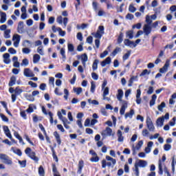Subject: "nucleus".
Masks as SVG:
<instances>
[{"label":"nucleus","instance_id":"nucleus-60","mask_svg":"<svg viewBox=\"0 0 176 176\" xmlns=\"http://www.w3.org/2000/svg\"><path fill=\"white\" fill-rule=\"evenodd\" d=\"M104 91H103V97H105L106 96H108L109 94V88L108 87L104 88Z\"/></svg>","mask_w":176,"mask_h":176},{"label":"nucleus","instance_id":"nucleus-28","mask_svg":"<svg viewBox=\"0 0 176 176\" xmlns=\"http://www.w3.org/2000/svg\"><path fill=\"white\" fill-rule=\"evenodd\" d=\"M156 98H157V96H156V94H153L151 97V100H150V107H153V105L156 104Z\"/></svg>","mask_w":176,"mask_h":176},{"label":"nucleus","instance_id":"nucleus-25","mask_svg":"<svg viewBox=\"0 0 176 176\" xmlns=\"http://www.w3.org/2000/svg\"><path fill=\"white\" fill-rule=\"evenodd\" d=\"M123 90L122 89H118V94H117V99L118 101H122V98H123Z\"/></svg>","mask_w":176,"mask_h":176},{"label":"nucleus","instance_id":"nucleus-46","mask_svg":"<svg viewBox=\"0 0 176 176\" xmlns=\"http://www.w3.org/2000/svg\"><path fill=\"white\" fill-rule=\"evenodd\" d=\"M74 93L77 94V96H79L82 91V87H77V88H74L73 89Z\"/></svg>","mask_w":176,"mask_h":176},{"label":"nucleus","instance_id":"nucleus-8","mask_svg":"<svg viewBox=\"0 0 176 176\" xmlns=\"http://www.w3.org/2000/svg\"><path fill=\"white\" fill-rule=\"evenodd\" d=\"M143 31L144 35L146 36H148V35H149V34L152 32V27L151 26V25H144L143 27Z\"/></svg>","mask_w":176,"mask_h":176},{"label":"nucleus","instance_id":"nucleus-40","mask_svg":"<svg viewBox=\"0 0 176 176\" xmlns=\"http://www.w3.org/2000/svg\"><path fill=\"white\" fill-rule=\"evenodd\" d=\"M80 59L81 60L83 65H85V63L87 61V54H84L81 55Z\"/></svg>","mask_w":176,"mask_h":176},{"label":"nucleus","instance_id":"nucleus-12","mask_svg":"<svg viewBox=\"0 0 176 176\" xmlns=\"http://www.w3.org/2000/svg\"><path fill=\"white\" fill-rule=\"evenodd\" d=\"M124 43L125 46H129V47H135L137 46V44H135L134 41H131L129 39H125Z\"/></svg>","mask_w":176,"mask_h":176},{"label":"nucleus","instance_id":"nucleus-3","mask_svg":"<svg viewBox=\"0 0 176 176\" xmlns=\"http://www.w3.org/2000/svg\"><path fill=\"white\" fill-rule=\"evenodd\" d=\"M104 34V28L103 25H100L98 27L97 32L91 33V35L94 36V38H96V39H101Z\"/></svg>","mask_w":176,"mask_h":176},{"label":"nucleus","instance_id":"nucleus-37","mask_svg":"<svg viewBox=\"0 0 176 176\" xmlns=\"http://www.w3.org/2000/svg\"><path fill=\"white\" fill-rule=\"evenodd\" d=\"M12 151L14 153H15L18 156H21L23 155V152H21V150H20V148L14 149V148L12 147Z\"/></svg>","mask_w":176,"mask_h":176},{"label":"nucleus","instance_id":"nucleus-53","mask_svg":"<svg viewBox=\"0 0 176 176\" xmlns=\"http://www.w3.org/2000/svg\"><path fill=\"white\" fill-rule=\"evenodd\" d=\"M57 115L58 116V118L62 120V122H64L65 120H67V118L63 116V114L60 111H58Z\"/></svg>","mask_w":176,"mask_h":176},{"label":"nucleus","instance_id":"nucleus-7","mask_svg":"<svg viewBox=\"0 0 176 176\" xmlns=\"http://www.w3.org/2000/svg\"><path fill=\"white\" fill-rule=\"evenodd\" d=\"M146 123L149 131H155V126H153V122L150 117L146 118Z\"/></svg>","mask_w":176,"mask_h":176},{"label":"nucleus","instance_id":"nucleus-39","mask_svg":"<svg viewBox=\"0 0 176 176\" xmlns=\"http://www.w3.org/2000/svg\"><path fill=\"white\" fill-rule=\"evenodd\" d=\"M171 167H172V173H175V156L172 157Z\"/></svg>","mask_w":176,"mask_h":176},{"label":"nucleus","instance_id":"nucleus-51","mask_svg":"<svg viewBox=\"0 0 176 176\" xmlns=\"http://www.w3.org/2000/svg\"><path fill=\"white\" fill-rule=\"evenodd\" d=\"M25 112H26V110L21 111L20 115L21 118H23V119H24L25 120H27V113Z\"/></svg>","mask_w":176,"mask_h":176},{"label":"nucleus","instance_id":"nucleus-26","mask_svg":"<svg viewBox=\"0 0 176 176\" xmlns=\"http://www.w3.org/2000/svg\"><path fill=\"white\" fill-rule=\"evenodd\" d=\"M14 85H16V76H12L10 79L8 86H10V87H12V86H14Z\"/></svg>","mask_w":176,"mask_h":176},{"label":"nucleus","instance_id":"nucleus-20","mask_svg":"<svg viewBox=\"0 0 176 176\" xmlns=\"http://www.w3.org/2000/svg\"><path fill=\"white\" fill-rule=\"evenodd\" d=\"M22 46H23V47H32V42L25 40L22 43Z\"/></svg>","mask_w":176,"mask_h":176},{"label":"nucleus","instance_id":"nucleus-63","mask_svg":"<svg viewBox=\"0 0 176 176\" xmlns=\"http://www.w3.org/2000/svg\"><path fill=\"white\" fill-rule=\"evenodd\" d=\"M164 151H170L171 149V144H166L164 145Z\"/></svg>","mask_w":176,"mask_h":176},{"label":"nucleus","instance_id":"nucleus-1","mask_svg":"<svg viewBox=\"0 0 176 176\" xmlns=\"http://www.w3.org/2000/svg\"><path fill=\"white\" fill-rule=\"evenodd\" d=\"M25 153L26 155H28V157H30V159H32V160H34L36 162H38L39 160V158H38V157H36V154L35 153V152L32 151V150L31 149V148L28 147L25 148Z\"/></svg>","mask_w":176,"mask_h":176},{"label":"nucleus","instance_id":"nucleus-21","mask_svg":"<svg viewBox=\"0 0 176 176\" xmlns=\"http://www.w3.org/2000/svg\"><path fill=\"white\" fill-rule=\"evenodd\" d=\"M158 174L162 175L163 174V165L162 164V160H159L158 162Z\"/></svg>","mask_w":176,"mask_h":176},{"label":"nucleus","instance_id":"nucleus-35","mask_svg":"<svg viewBox=\"0 0 176 176\" xmlns=\"http://www.w3.org/2000/svg\"><path fill=\"white\" fill-rule=\"evenodd\" d=\"M133 115H134V110L131 109L129 112H127L125 113V119H127V118H130V119H131Z\"/></svg>","mask_w":176,"mask_h":176},{"label":"nucleus","instance_id":"nucleus-41","mask_svg":"<svg viewBox=\"0 0 176 176\" xmlns=\"http://www.w3.org/2000/svg\"><path fill=\"white\" fill-rule=\"evenodd\" d=\"M14 135L17 138V140H19L20 143L23 142V144H24V142H23V138L20 136V134H19V132L17 131L14 132Z\"/></svg>","mask_w":176,"mask_h":176},{"label":"nucleus","instance_id":"nucleus-47","mask_svg":"<svg viewBox=\"0 0 176 176\" xmlns=\"http://www.w3.org/2000/svg\"><path fill=\"white\" fill-rule=\"evenodd\" d=\"M146 23L145 25H151L152 24V19H151V16L149 15L146 16Z\"/></svg>","mask_w":176,"mask_h":176},{"label":"nucleus","instance_id":"nucleus-64","mask_svg":"<svg viewBox=\"0 0 176 176\" xmlns=\"http://www.w3.org/2000/svg\"><path fill=\"white\" fill-rule=\"evenodd\" d=\"M58 32H59V35L60 36H65V31L63 30V29H61V28L60 29H58Z\"/></svg>","mask_w":176,"mask_h":176},{"label":"nucleus","instance_id":"nucleus-17","mask_svg":"<svg viewBox=\"0 0 176 176\" xmlns=\"http://www.w3.org/2000/svg\"><path fill=\"white\" fill-rule=\"evenodd\" d=\"M3 57V62L6 64H9V63H10V55L8 53L4 54Z\"/></svg>","mask_w":176,"mask_h":176},{"label":"nucleus","instance_id":"nucleus-34","mask_svg":"<svg viewBox=\"0 0 176 176\" xmlns=\"http://www.w3.org/2000/svg\"><path fill=\"white\" fill-rule=\"evenodd\" d=\"M10 32H11L10 29H7L4 31L3 36L4 38H6V39L10 38Z\"/></svg>","mask_w":176,"mask_h":176},{"label":"nucleus","instance_id":"nucleus-38","mask_svg":"<svg viewBox=\"0 0 176 176\" xmlns=\"http://www.w3.org/2000/svg\"><path fill=\"white\" fill-rule=\"evenodd\" d=\"M34 109H36V106L33 104V107L31 105H29V107L28 108V109H26V112L28 113H32V112H34Z\"/></svg>","mask_w":176,"mask_h":176},{"label":"nucleus","instance_id":"nucleus-24","mask_svg":"<svg viewBox=\"0 0 176 176\" xmlns=\"http://www.w3.org/2000/svg\"><path fill=\"white\" fill-rule=\"evenodd\" d=\"M163 123H164V117H160L157 119L156 120L157 126H160V127H162V126H163Z\"/></svg>","mask_w":176,"mask_h":176},{"label":"nucleus","instance_id":"nucleus-14","mask_svg":"<svg viewBox=\"0 0 176 176\" xmlns=\"http://www.w3.org/2000/svg\"><path fill=\"white\" fill-rule=\"evenodd\" d=\"M23 28H24V22L20 21L17 27V31L19 34H23L24 32V31L23 30Z\"/></svg>","mask_w":176,"mask_h":176},{"label":"nucleus","instance_id":"nucleus-4","mask_svg":"<svg viewBox=\"0 0 176 176\" xmlns=\"http://www.w3.org/2000/svg\"><path fill=\"white\" fill-rule=\"evenodd\" d=\"M23 93V89H20V87H16L14 89V94L11 95L12 102H15L17 100V96H20Z\"/></svg>","mask_w":176,"mask_h":176},{"label":"nucleus","instance_id":"nucleus-32","mask_svg":"<svg viewBox=\"0 0 176 176\" xmlns=\"http://www.w3.org/2000/svg\"><path fill=\"white\" fill-rule=\"evenodd\" d=\"M111 64V58L107 57L104 60L102 61L101 65L102 67H105V65H108Z\"/></svg>","mask_w":176,"mask_h":176},{"label":"nucleus","instance_id":"nucleus-15","mask_svg":"<svg viewBox=\"0 0 176 176\" xmlns=\"http://www.w3.org/2000/svg\"><path fill=\"white\" fill-rule=\"evenodd\" d=\"M123 102L124 104H123L120 109V115H124V112H126V109L127 108V102L124 100Z\"/></svg>","mask_w":176,"mask_h":176},{"label":"nucleus","instance_id":"nucleus-52","mask_svg":"<svg viewBox=\"0 0 176 176\" xmlns=\"http://www.w3.org/2000/svg\"><path fill=\"white\" fill-rule=\"evenodd\" d=\"M135 174L136 176H140V169L138 168V165L137 163L135 164Z\"/></svg>","mask_w":176,"mask_h":176},{"label":"nucleus","instance_id":"nucleus-62","mask_svg":"<svg viewBox=\"0 0 176 176\" xmlns=\"http://www.w3.org/2000/svg\"><path fill=\"white\" fill-rule=\"evenodd\" d=\"M123 42V33H120L118 38V43H122Z\"/></svg>","mask_w":176,"mask_h":176},{"label":"nucleus","instance_id":"nucleus-50","mask_svg":"<svg viewBox=\"0 0 176 176\" xmlns=\"http://www.w3.org/2000/svg\"><path fill=\"white\" fill-rule=\"evenodd\" d=\"M158 110L161 112L163 111V108H166V102H162L160 105H158Z\"/></svg>","mask_w":176,"mask_h":176},{"label":"nucleus","instance_id":"nucleus-49","mask_svg":"<svg viewBox=\"0 0 176 176\" xmlns=\"http://www.w3.org/2000/svg\"><path fill=\"white\" fill-rule=\"evenodd\" d=\"M22 52L24 54H30V53H31V50L28 47H25V48L22 49Z\"/></svg>","mask_w":176,"mask_h":176},{"label":"nucleus","instance_id":"nucleus-58","mask_svg":"<svg viewBox=\"0 0 176 176\" xmlns=\"http://www.w3.org/2000/svg\"><path fill=\"white\" fill-rule=\"evenodd\" d=\"M168 69V67H163L160 69V74H166Z\"/></svg>","mask_w":176,"mask_h":176},{"label":"nucleus","instance_id":"nucleus-30","mask_svg":"<svg viewBox=\"0 0 176 176\" xmlns=\"http://www.w3.org/2000/svg\"><path fill=\"white\" fill-rule=\"evenodd\" d=\"M40 60H41V56H39V54H36L33 56L34 64H38V63H39Z\"/></svg>","mask_w":176,"mask_h":176},{"label":"nucleus","instance_id":"nucleus-29","mask_svg":"<svg viewBox=\"0 0 176 176\" xmlns=\"http://www.w3.org/2000/svg\"><path fill=\"white\" fill-rule=\"evenodd\" d=\"M48 115L50 116V122L51 123V124H53V123H55V124H57V120L53 119V113H52V111H49Z\"/></svg>","mask_w":176,"mask_h":176},{"label":"nucleus","instance_id":"nucleus-13","mask_svg":"<svg viewBox=\"0 0 176 176\" xmlns=\"http://www.w3.org/2000/svg\"><path fill=\"white\" fill-rule=\"evenodd\" d=\"M53 135L55 138V140L56 141V143L58 145H61V137L60 136V134L56 131L53 133Z\"/></svg>","mask_w":176,"mask_h":176},{"label":"nucleus","instance_id":"nucleus-44","mask_svg":"<svg viewBox=\"0 0 176 176\" xmlns=\"http://www.w3.org/2000/svg\"><path fill=\"white\" fill-rule=\"evenodd\" d=\"M24 138L26 140V141H28V142L29 144H30V145H32V146H34L35 144H34V142L32 141H31V139L30 138V137L28 136V135L25 134L24 135Z\"/></svg>","mask_w":176,"mask_h":176},{"label":"nucleus","instance_id":"nucleus-27","mask_svg":"<svg viewBox=\"0 0 176 176\" xmlns=\"http://www.w3.org/2000/svg\"><path fill=\"white\" fill-rule=\"evenodd\" d=\"M137 76H133L132 77H131L128 82L129 87H131V86H133V83H134L135 80H137Z\"/></svg>","mask_w":176,"mask_h":176},{"label":"nucleus","instance_id":"nucleus-33","mask_svg":"<svg viewBox=\"0 0 176 176\" xmlns=\"http://www.w3.org/2000/svg\"><path fill=\"white\" fill-rule=\"evenodd\" d=\"M106 160H107L108 162H111V163L113 164V166H115V164H116V160L111 157L109 155L106 156Z\"/></svg>","mask_w":176,"mask_h":176},{"label":"nucleus","instance_id":"nucleus-48","mask_svg":"<svg viewBox=\"0 0 176 176\" xmlns=\"http://www.w3.org/2000/svg\"><path fill=\"white\" fill-rule=\"evenodd\" d=\"M129 10L131 13H134L137 11V8H135L133 4H131L129 7Z\"/></svg>","mask_w":176,"mask_h":176},{"label":"nucleus","instance_id":"nucleus-23","mask_svg":"<svg viewBox=\"0 0 176 176\" xmlns=\"http://www.w3.org/2000/svg\"><path fill=\"white\" fill-rule=\"evenodd\" d=\"M51 151L52 152V157L54 160H55L56 163H58V157H57V155L56 154V150H54L53 146L51 147Z\"/></svg>","mask_w":176,"mask_h":176},{"label":"nucleus","instance_id":"nucleus-45","mask_svg":"<svg viewBox=\"0 0 176 176\" xmlns=\"http://www.w3.org/2000/svg\"><path fill=\"white\" fill-rule=\"evenodd\" d=\"M25 97L26 100H28V101H34L35 100L32 94L31 95V94H26L25 95Z\"/></svg>","mask_w":176,"mask_h":176},{"label":"nucleus","instance_id":"nucleus-18","mask_svg":"<svg viewBox=\"0 0 176 176\" xmlns=\"http://www.w3.org/2000/svg\"><path fill=\"white\" fill-rule=\"evenodd\" d=\"M52 173L54 174V176H61L58 170H57V167L54 164H52Z\"/></svg>","mask_w":176,"mask_h":176},{"label":"nucleus","instance_id":"nucleus-54","mask_svg":"<svg viewBox=\"0 0 176 176\" xmlns=\"http://www.w3.org/2000/svg\"><path fill=\"white\" fill-rule=\"evenodd\" d=\"M142 145H144V142L142 140H140L138 142V144H136V149H141Z\"/></svg>","mask_w":176,"mask_h":176},{"label":"nucleus","instance_id":"nucleus-16","mask_svg":"<svg viewBox=\"0 0 176 176\" xmlns=\"http://www.w3.org/2000/svg\"><path fill=\"white\" fill-rule=\"evenodd\" d=\"M117 135H118V142H123V141L124 140V137H123V135L122 133V131L121 130H118Z\"/></svg>","mask_w":176,"mask_h":176},{"label":"nucleus","instance_id":"nucleus-5","mask_svg":"<svg viewBox=\"0 0 176 176\" xmlns=\"http://www.w3.org/2000/svg\"><path fill=\"white\" fill-rule=\"evenodd\" d=\"M89 155H91V156H93L90 158V162H91V163H97L100 161V157H98L97 153H96L94 150H89Z\"/></svg>","mask_w":176,"mask_h":176},{"label":"nucleus","instance_id":"nucleus-9","mask_svg":"<svg viewBox=\"0 0 176 176\" xmlns=\"http://www.w3.org/2000/svg\"><path fill=\"white\" fill-rule=\"evenodd\" d=\"M12 41L14 42V47H19V45L20 43V35L14 34V36L12 37Z\"/></svg>","mask_w":176,"mask_h":176},{"label":"nucleus","instance_id":"nucleus-56","mask_svg":"<svg viewBox=\"0 0 176 176\" xmlns=\"http://www.w3.org/2000/svg\"><path fill=\"white\" fill-rule=\"evenodd\" d=\"M37 53H39L41 54V56H44L45 52H43V47H42V46L38 47L37 49Z\"/></svg>","mask_w":176,"mask_h":176},{"label":"nucleus","instance_id":"nucleus-57","mask_svg":"<svg viewBox=\"0 0 176 176\" xmlns=\"http://www.w3.org/2000/svg\"><path fill=\"white\" fill-rule=\"evenodd\" d=\"M28 64H30V62H29L28 59L24 58L22 60V63H21V65L27 67V65H28Z\"/></svg>","mask_w":176,"mask_h":176},{"label":"nucleus","instance_id":"nucleus-19","mask_svg":"<svg viewBox=\"0 0 176 176\" xmlns=\"http://www.w3.org/2000/svg\"><path fill=\"white\" fill-rule=\"evenodd\" d=\"M147 162L145 160H139L137 164L138 167H142L143 168L146 167Z\"/></svg>","mask_w":176,"mask_h":176},{"label":"nucleus","instance_id":"nucleus-42","mask_svg":"<svg viewBox=\"0 0 176 176\" xmlns=\"http://www.w3.org/2000/svg\"><path fill=\"white\" fill-rule=\"evenodd\" d=\"M18 163H19V164H20V166L22 168H24L27 166V160H24L23 161L19 160Z\"/></svg>","mask_w":176,"mask_h":176},{"label":"nucleus","instance_id":"nucleus-59","mask_svg":"<svg viewBox=\"0 0 176 176\" xmlns=\"http://www.w3.org/2000/svg\"><path fill=\"white\" fill-rule=\"evenodd\" d=\"M0 117L1 118L3 122H9V118L6 117L3 113H0Z\"/></svg>","mask_w":176,"mask_h":176},{"label":"nucleus","instance_id":"nucleus-11","mask_svg":"<svg viewBox=\"0 0 176 176\" xmlns=\"http://www.w3.org/2000/svg\"><path fill=\"white\" fill-rule=\"evenodd\" d=\"M85 167V162L81 160L78 162L77 174H82L83 168Z\"/></svg>","mask_w":176,"mask_h":176},{"label":"nucleus","instance_id":"nucleus-61","mask_svg":"<svg viewBox=\"0 0 176 176\" xmlns=\"http://www.w3.org/2000/svg\"><path fill=\"white\" fill-rule=\"evenodd\" d=\"M133 31L131 30L128 31L126 32V36L129 38V39H133Z\"/></svg>","mask_w":176,"mask_h":176},{"label":"nucleus","instance_id":"nucleus-10","mask_svg":"<svg viewBox=\"0 0 176 176\" xmlns=\"http://www.w3.org/2000/svg\"><path fill=\"white\" fill-rule=\"evenodd\" d=\"M23 75L26 76V78H34V73L32 71H31V69H30V68H25L24 69Z\"/></svg>","mask_w":176,"mask_h":176},{"label":"nucleus","instance_id":"nucleus-55","mask_svg":"<svg viewBox=\"0 0 176 176\" xmlns=\"http://www.w3.org/2000/svg\"><path fill=\"white\" fill-rule=\"evenodd\" d=\"M130 54H131V51H128L122 57L124 61H125V60H127L129 58V57H130Z\"/></svg>","mask_w":176,"mask_h":176},{"label":"nucleus","instance_id":"nucleus-43","mask_svg":"<svg viewBox=\"0 0 176 176\" xmlns=\"http://www.w3.org/2000/svg\"><path fill=\"white\" fill-rule=\"evenodd\" d=\"M38 175L40 176H45V168L43 166H40L38 168Z\"/></svg>","mask_w":176,"mask_h":176},{"label":"nucleus","instance_id":"nucleus-22","mask_svg":"<svg viewBox=\"0 0 176 176\" xmlns=\"http://www.w3.org/2000/svg\"><path fill=\"white\" fill-rule=\"evenodd\" d=\"M111 167L112 166V163L111 162H107V160H102V168H105L106 167Z\"/></svg>","mask_w":176,"mask_h":176},{"label":"nucleus","instance_id":"nucleus-36","mask_svg":"<svg viewBox=\"0 0 176 176\" xmlns=\"http://www.w3.org/2000/svg\"><path fill=\"white\" fill-rule=\"evenodd\" d=\"M12 61L14 63V67H20V63H19V58L17 56H14Z\"/></svg>","mask_w":176,"mask_h":176},{"label":"nucleus","instance_id":"nucleus-6","mask_svg":"<svg viewBox=\"0 0 176 176\" xmlns=\"http://www.w3.org/2000/svg\"><path fill=\"white\" fill-rule=\"evenodd\" d=\"M101 135L105 138L106 137H111V135H115V133H112V129L109 126L106 127L104 130L101 132Z\"/></svg>","mask_w":176,"mask_h":176},{"label":"nucleus","instance_id":"nucleus-2","mask_svg":"<svg viewBox=\"0 0 176 176\" xmlns=\"http://www.w3.org/2000/svg\"><path fill=\"white\" fill-rule=\"evenodd\" d=\"M0 160H2V162L4 163V164H7V166H12V164H13L12 158L6 154L0 153Z\"/></svg>","mask_w":176,"mask_h":176},{"label":"nucleus","instance_id":"nucleus-31","mask_svg":"<svg viewBox=\"0 0 176 176\" xmlns=\"http://www.w3.org/2000/svg\"><path fill=\"white\" fill-rule=\"evenodd\" d=\"M4 23H6V13L1 12V19H0V23L4 24Z\"/></svg>","mask_w":176,"mask_h":176}]
</instances>
